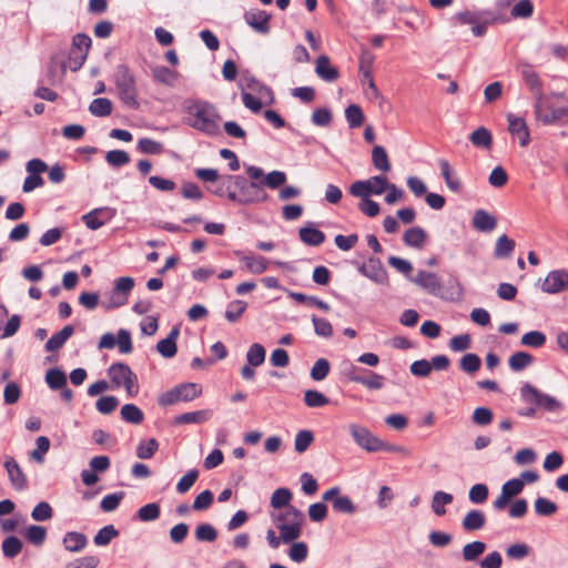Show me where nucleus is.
I'll use <instances>...</instances> for the list:
<instances>
[{
	"label": "nucleus",
	"mask_w": 568,
	"mask_h": 568,
	"mask_svg": "<svg viewBox=\"0 0 568 568\" xmlns=\"http://www.w3.org/2000/svg\"><path fill=\"white\" fill-rule=\"evenodd\" d=\"M108 375L113 387H124L129 396H134L138 393V377L128 364L122 362L113 363L108 368Z\"/></svg>",
	"instance_id": "obj_7"
},
{
	"label": "nucleus",
	"mask_w": 568,
	"mask_h": 568,
	"mask_svg": "<svg viewBox=\"0 0 568 568\" xmlns=\"http://www.w3.org/2000/svg\"><path fill=\"white\" fill-rule=\"evenodd\" d=\"M212 415V412L209 409L187 412L174 417V425H183V424H201L206 422Z\"/></svg>",
	"instance_id": "obj_28"
},
{
	"label": "nucleus",
	"mask_w": 568,
	"mask_h": 568,
	"mask_svg": "<svg viewBox=\"0 0 568 568\" xmlns=\"http://www.w3.org/2000/svg\"><path fill=\"white\" fill-rule=\"evenodd\" d=\"M245 22L257 33L267 34L270 33L271 14L265 10L253 9L244 13Z\"/></svg>",
	"instance_id": "obj_12"
},
{
	"label": "nucleus",
	"mask_w": 568,
	"mask_h": 568,
	"mask_svg": "<svg viewBox=\"0 0 568 568\" xmlns=\"http://www.w3.org/2000/svg\"><path fill=\"white\" fill-rule=\"evenodd\" d=\"M485 523V514L481 510L471 509L465 515L462 526L466 531H475L481 529Z\"/></svg>",
	"instance_id": "obj_29"
},
{
	"label": "nucleus",
	"mask_w": 568,
	"mask_h": 568,
	"mask_svg": "<svg viewBox=\"0 0 568 568\" xmlns=\"http://www.w3.org/2000/svg\"><path fill=\"white\" fill-rule=\"evenodd\" d=\"M286 182V174L283 171L274 170L266 174L263 180L260 181L261 186H267L272 190L278 189Z\"/></svg>",
	"instance_id": "obj_48"
},
{
	"label": "nucleus",
	"mask_w": 568,
	"mask_h": 568,
	"mask_svg": "<svg viewBox=\"0 0 568 568\" xmlns=\"http://www.w3.org/2000/svg\"><path fill=\"white\" fill-rule=\"evenodd\" d=\"M178 78L179 73L168 67L158 65L152 69V79L156 83L174 87Z\"/></svg>",
	"instance_id": "obj_27"
},
{
	"label": "nucleus",
	"mask_w": 568,
	"mask_h": 568,
	"mask_svg": "<svg viewBox=\"0 0 568 568\" xmlns=\"http://www.w3.org/2000/svg\"><path fill=\"white\" fill-rule=\"evenodd\" d=\"M179 334V328L173 327L165 338L158 342L156 349L163 357L171 358L176 354V339Z\"/></svg>",
	"instance_id": "obj_22"
},
{
	"label": "nucleus",
	"mask_w": 568,
	"mask_h": 568,
	"mask_svg": "<svg viewBox=\"0 0 568 568\" xmlns=\"http://www.w3.org/2000/svg\"><path fill=\"white\" fill-rule=\"evenodd\" d=\"M546 343V335L540 331H530L523 335L521 344L525 346L539 348Z\"/></svg>",
	"instance_id": "obj_62"
},
{
	"label": "nucleus",
	"mask_w": 568,
	"mask_h": 568,
	"mask_svg": "<svg viewBox=\"0 0 568 568\" xmlns=\"http://www.w3.org/2000/svg\"><path fill=\"white\" fill-rule=\"evenodd\" d=\"M534 356L527 352H516L508 359L509 367L514 372H520L525 369L531 365Z\"/></svg>",
	"instance_id": "obj_34"
},
{
	"label": "nucleus",
	"mask_w": 568,
	"mask_h": 568,
	"mask_svg": "<svg viewBox=\"0 0 568 568\" xmlns=\"http://www.w3.org/2000/svg\"><path fill=\"white\" fill-rule=\"evenodd\" d=\"M409 280L432 295H437L442 290L438 276L432 272L418 271L416 276Z\"/></svg>",
	"instance_id": "obj_17"
},
{
	"label": "nucleus",
	"mask_w": 568,
	"mask_h": 568,
	"mask_svg": "<svg viewBox=\"0 0 568 568\" xmlns=\"http://www.w3.org/2000/svg\"><path fill=\"white\" fill-rule=\"evenodd\" d=\"M329 371V362L326 358H318L311 369V377L317 382L323 381L327 377Z\"/></svg>",
	"instance_id": "obj_60"
},
{
	"label": "nucleus",
	"mask_w": 568,
	"mask_h": 568,
	"mask_svg": "<svg viewBox=\"0 0 568 568\" xmlns=\"http://www.w3.org/2000/svg\"><path fill=\"white\" fill-rule=\"evenodd\" d=\"M403 241L409 247L422 248L427 241V233L420 226H413L404 232Z\"/></svg>",
	"instance_id": "obj_26"
},
{
	"label": "nucleus",
	"mask_w": 568,
	"mask_h": 568,
	"mask_svg": "<svg viewBox=\"0 0 568 568\" xmlns=\"http://www.w3.org/2000/svg\"><path fill=\"white\" fill-rule=\"evenodd\" d=\"M471 226L478 232L489 233L497 226V219L484 209L474 212Z\"/></svg>",
	"instance_id": "obj_18"
},
{
	"label": "nucleus",
	"mask_w": 568,
	"mask_h": 568,
	"mask_svg": "<svg viewBox=\"0 0 568 568\" xmlns=\"http://www.w3.org/2000/svg\"><path fill=\"white\" fill-rule=\"evenodd\" d=\"M240 204H253L265 202L268 197L267 193L262 190L260 182H255V186L242 189L240 192Z\"/></svg>",
	"instance_id": "obj_24"
},
{
	"label": "nucleus",
	"mask_w": 568,
	"mask_h": 568,
	"mask_svg": "<svg viewBox=\"0 0 568 568\" xmlns=\"http://www.w3.org/2000/svg\"><path fill=\"white\" fill-rule=\"evenodd\" d=\"M541 291L547 294L568 291V271L565 268L550 271L541 284Z\"/></svg>",
	"instance_id": "obj_10"
},
{
	"label": "nucleus",
	"mask_w": 568,
	"mask_h": 568,
	"mask_svg": "<svg viewBox=\"0 0 568 568\" xmlns=\"http://www.w3.org/2000/svg\"><path fill=\"white\" fill-rule=\"evenodd\" d=\"M515 241L507 235H501L497 239L494 255L497 258L509 257L515 248Z\"/></svg>",
	"instance_id": "obj_41"
},
{
	"label": "nucleus",
	"mask_w": 568,
	"mask_h": 568,
	"mask_svg": "<svg viewBox=\"0 0 568 568\" xmlns=\"http://www.w3.org/2000/svg\"><path fill=\"white\" fill-rule=\"evenodd\" d=\"M348 429L354 442L366 452H379L381 447H383V440L376 437L367 427L351 424Z\"/></svg>",
	"instance_id": "obj_9"
},
{
	"label": "nucleus",
	"mask_w": 568,
	"mask_h": 568,
	"mask_svg": "<svg viewBox=\"0 0 568 568\" xmlns=\"http://www.w3.org/2000/svg\"><path fill=\"white\" fill-rule=\"evenodd\" d=\"M265 348L260 343H254L250 346L246 353V361L253 367L261 366L265 361Z\"/></svg>",
	"instance_id": "obj_42"
},
{
	"label": "nucleus",
	"mask_w": 568,
	"mask_h": 568,
	"mask_svg": "<svg viewBox=\"0 0 568 568\" xmlns=\"http://www.w3.org/2000/svg\"><path fill=\"white\" fill-rule=\"evenodd\" d=\"M453 495L445 491H436L432 500V509L437 516H444L446 514L445 505L453 503Z\"/></svg>",
	"instance_id": "obj_40"
},
{
	"label": "nucleus",
	"mask_w": 568,
	"mask_h": 568,
	"mask_svg": "<svg viewBox=\"0 0 568 568\" xmlns=\"http://www.w3.org/2000/svg\"><path fill=\"white\" fill-rule=\"evenodd\" d=\"M442 176L444 178L446 185L454 192H459L462 183L457 176L453 174L449 162L446 159L438 161Z\"/></svg>",
	"instance_id": "obj_31"
},
{
	"label": "nucleus",
	"mask_w": 568,
	"mask_h": 568,
	"mask_svg": "<svg viewBox=\"0 0 568 568\" xmlns=\"http://www.w3.org/2000/svg\"><path fill=\"white\" fill-rule=\"evenodd\" d=\"M519 72L524 79L525 84L534 95V99L544 94L542 81L538 73L535 71L530 63L523 62L519 67Z\"/></svg>",
	"instance_id": "obj_15"
},
{
	"label": "nucleus",
	"mask_w": 568,
	"mask_h": 568,
	"mask_svg": "<svg viewBox=\"0 0 568 568\" xmlns=\"http://www.w3.org/2000/svg\"><path fill=\"white\" fill-rule=\"evenodd\" d=\"M100 565V558L94 555L78 558L67 565V568H97Z\"/></svg>",
	"instance_id": "obj_64"
},
{
	"label": "nucleus",
	"mask_w": 568,
	"mask_h": 568,
	"mask_svg": "<svg viewBox=\"0 0 568 568\" xmlns=\"http://www.w3.org/2000/svg\"><path fill=\"white\" fill-rule=\"evenodd\" d=\"M242 82H244V87L260 95H270L272 97L273 92L270 87L258 81L254 75L243 74Z\"/></svg>",
	"instance_id": "obj_39"
},
{
	"label": "nucleus",
	"mask_w": 568,
	"mask_h": 568,
	"mask_svg": "<svg viewBox=\"0 0 568 568\" xmlns=\"http://www.w3.org/2000/svg\"><path fill=\"white\" fill-rule=\"evenodd\" d=\"M119 536V531L113 525H108L101 528L93 538L97 546H106L110 541Z\"/></svg>",
	"instance_id": "obj_55"
},
{
	"label": "nucleus",
	"mask_w": 568,
	"mask_h": 568,
	"mask_svg": "<svg viewBox=\"0 0 568 568\" xmlns=\"http://www.w3.org/2000/svg\"><path fill=\"white\" fill-rule=\"evenodd\" d=\"M374 62L375 54L368 49H362L359 55L358 71L362 77L369 78V90H372L373 94L376 97L378 94V89L373 79Z\"/></svg>",
	"instance_id": "obj_16"
},
{
	"label": "nucleus",
	"mask_w": 568,
	"mask_h": 568,
	"mask_svg": "<svg viewBox=\"0 0 568 568\" xmlns=\"http://www.w3.org/2000/svg\"><path fill=\"white\" fill-rule=\"evenodd\" d=\"M65 550L70 552H79L88 545V538L84 534L78 531H68L62 539Z\"/></svg>",
	"instance_id": "obj_25"
},
{
	"label": "nucleus",
	"mask_w": 568,
	"mask_h": 568,
	"mask_svg": "<svg viewBox=\"0 0 568 568\" xmlns=\"http://www.w3.org/2000/svg\"><path fill=\"white\" fill-rule=\"evenodd\" d=\"M202 394V386L197 383H182L164 392L158 398L160 406H171L180 402H191Z\"/></svg>",
	"instance_id": "obj_6"
},
{
	"label": "nucleus",
	"mask_w": 568,
	"mask_h": 568,
	"mask_svg": "<svg viewBox=\"0 0 568 568\" xmlns=\"http://www.w3.org/2000/svg\"><path fill=\"white\" fill-rule=\"evenodd\" d=\"M159 449V443L155 438L141 440L136 447V456L141 459H150Z\"/></svg>",
	"instance_id": "obj_50"
},
{
	"label": "nucleus",
	"mask_w": 568,
	"mask_h": 568,
	"mask_svg": "<svg viewBox=\"0 0 568 568\" xmlns=\"http://www.w3.org/2000/svg\"><path fill=\"white\" fill-rule=\"evenodd\" d=\"M507 121L509 133L518 138L520 146H527L530 143V131L526 120L521 116L508 113Z\"/></svg>",
	"instance_id": "obj_14"
},
{
	"label": "nucleus",
	"mask_w": 568,
	"mask_h": 568,
	"mask_svg": "<svg viewBox=\"0 0 568 568\" xmlns=\"http://www.w3.org/2000/svg\"><path fill=\"white\" fill-rule=\"evenodd\" d=\"M121 418L130 424L139 425L144 419L143 412L134 404H125L121 408Z\"/></svg>",
	"instance_id": "obj_35"
},
{
	"label": "nucleus",
	"mask_w": 568,
	"mask_h": 568,
	"mask_svg": "<svg viewBox=\"0 0 568 568\" xmlns=\"http://www.w3.org/2000/svg\"><path fill=\"white\" fill-rule=\"evenodd\" d=\"M274 521L281 534L282 541L290 544L301 537L305 516L303 511L295 506H290L274 517Z\"/></svg>",
	"instance_id": "obj_4"
},
{
	"label": "nucleus",
	"mask_w": 568,
	"mask_h": 568,
	"mask_svg": "<svg viewBox=\"0 0 568 568\" xmlns=\"http://www.w3.org/2000/svg\"><path fill=\"white\" fill-rule=\"evenodd\" d=\"M113 82L121 102L130 109H139L140 102L138 100L139 91L136 78L133 70L128 64L120 63L115 67Z\"/></svg>",
	"instance_id": "obj_3"
},
{
	"label": "nucleus",
	"mask_w": 568,
	"mask_h": 568,
	"mask_svg": "<svg viewBox=\"0 0 568 568\" xmlns=\"http://www.w3.org/2000/svg\"><path fill=\"white\" fill-rule=\"evenodd\" d=\"M136 149L144 154L159 155L163 152L162 143L154 141L150 138H142L139 140Z\"/></svg>",
	"instance_id": "obj_54"
},
{
	"label": "nucleus",
	"mask_w": 568,
	"mask_h": 568,
	"mask_svg": "<svg viewBox=\"0 0 568 568\" xmlns=\"http://www.w3.org/2000/svg\"><path fill=\"white\" fill-rule=\"evenodd\" d=\"M115 215V210L112 207L94 209L82 216L85 226L92 231L99 230L106 222L111 221Z\"/></svg>",
	"instance_id": "obj_11"
},
{
	"label": "nucleus",
	"mask_w": 568,
	"mask_h": 568,
	"mask_svg": "<svg viewBox=\"0 0 568 568\" xmlns=\"http://www.w3.org/2000/svg\"><path fill=\"white\" fill-rule=\"evenodd\" d=\"M333 509L338 514H348L353 515L356 513L357 508L353 500L348 496L341 495L338 498L333 500Z\"/></svg>",
	"instance_id": "obj_58"
},
{
	"label": "nucleus",
	"mask_w": 568,
	"mask_h": 568,
	"mask_svg": "<svg viewBox=\"0 0 568 568\" xmlns=\"http://www.w3.org/2000/svg\"><path fill=\"white\" fill-rule=\"evenodd\" d=\"M183 111L187 114L186 123L207 135L220 133L221 116L216 108L204 100L186 99L183 102Z\"/></svg>",
	"instance_id": "obj_1"
},
{
	"label": "nucleus",
	"mask_w": 568,
	"mask_h": 568,
	"mask_svg": "<svg viewBox=\"0 0 568 568\" xmlns=\"http://www.w3.org/2000/svg\"><path fill=\"white\" fill-rule=\"evenodd\" d=\"M106 162L113 168H121L130 163V155L123 150H111L105 154Z\"/></svg>",
	"instance_id": "obj_57"
},
{
	"label": "nucleus",
	"mask_w": 568,
	"mask_h": 568,
	"mask_svg": "<svg viewBox=\"0 0 568 568\" xmlns=\"http://www.w3.org/2000/svg\"><path fill=\"white\" fill-rule=\"evenodd\" d=\"M313 440V433L307 429H302L295 436L294 448L298 454H302L308 449Z\"/></svg>",
	"instance_id": "obj_59"
},
{
	"label": "nucleus",
	"mask_w": 568,
	"mask_h": 568,
	"mask_svg": "<svg viewBox=\"0 0 568 568\" xmlns=\"http://www.w3.org/2000/svg\"><path fill=\"white\" fill-rule=\"evenodd\" d=\"M31 517L36 521H45L53 517V509L47 501H40L31 511Z\"/></svg>",
	"instance_id": "obj_61"
},
{
	"label": "nucleus",
	"mask_w": 568,
	"mask_h": 568,
	"mask_svg": "<svg viewBox=\"0 0 568 568\" xmlns=\"http://www.w3.org/2000/svg\"><path fill=\"white\" fill-rule=\"evenodd\" d=\"M304 403L307 407H323L329 403L328 397H326L323 393L308 389L304 394Z\"/></svg>",
	"instance_id": "obj_53"
},
{
	"label": "nucleus",
	"mask_w": 568,
	"mask_h": 568,
	"mask_svg": "<svg viewBox=\"0 0 568 568\" xmlns=\"http://www.w3.org/2000/svg\"><path fill=\"white\" fill-rule=\"evenodd\" d=\"M195 538L199 541L213 542L217 538V531L211 524H200L195 529Z\"/></svg>",
	"instance_id": "obj_63"
},
{
	"label": "nucleus",
	"mask_w": 568,
	"mask_h": 568,
	"mask_svg": "<svg viewBox=\"0 0 568 568\" xmlns=\"http://www.w3.org/2000/svg\"><path fill=\"white\" fill-rule=\"evenodd\" d=\"M359 272L376 283H383L387 273L377 257H369L368 261L359 267Z\"/></svg>",
	"instance_id": "obj_19"
},
{
	"label": "nucleus",
	"mask_w": 568,
	"mask_h": 568,
	"mask_svg": "<svg viewBox=\"0 0 568 568\" xmlns=\"http://www.w3.org/2000/svg\"><path fill=\"white\" fill-rule=\"evenodd\" d=\"M366 368L354 365L348 362L342 371L343 377L348 382H354L357 384L362 383L363 377L366 374Z\"/></svg>",
	"instance_id": "obj_51"
},
{
	"label": "nucleus",
	"mask_w": 568,
	"mask_h": 568,
	"mask_svg": "<svg viewBox=\"0 0 568 568\" xmlns=\"http://www.w3.org/2000/svg\"><path fill=\"white\" fill-rule=\"evenodd\" d=\"M160 515L161 508L156 503L146 504L142 506L136 513V517L143 523L154 521L160 517Z\"/></svg>",
	"instance_id": "obj_46"
},
{
	"label": "nucleus",
	"mask_w": 568,
	"mask_h": 568,
	"mask_svg": "<svg viewBox=\"0 0 568 568\" xmlns=\"http://www.w3.org/2000/svg\"><path fill=\"white\" fill-rule=\"evenodd\" d=\"M89 111L95 116H108L112 112V102L106 98H97L90 103Z\"/></svg>",
	"instance_id": "obj_47"
},
{
	"label": "nucleus",
	"mask_w": 568,
	"mask_h": 568,
	"mask_svg": "<svg viewBox=\"0 0 568 568\" xmlns=\"http://www.w3.org/2000/svg\"><path fill=\"white\" fill-rule=\"evenodd\" d=\"M470 142L478 148L490 149L493 136L489 130L484 126L476 129L469 136Z\"/></svg>",
	"instance_id": "obj_38"
},
{
	"label": "nucleus",
	"mask_w": 568,
	"mask_h": 568,
	"mask_svg": "<svg viewBox=\"0 0 568 568\" xmlns=\"http://www.w3.org/2000/svg\"><path fill=\"white\" fill-rule=\"evenodd\" d=\"M345 118L351 129L362 126L365 121V114L362 108L357 104H349L345 109Z\"/></svg>",
	"instance_id": "obj_36"
},
{
	"label": "nucleus",
	"mask_w": 568,
	"mask_h": 568,
	"mask_svg": "<svg viewBox=\"0 0 568 568\" xmlns=\"http://www.w3.org/2000/svg\"><path fill=\"white\" fill-rule=\"evenodd\" d=\"M372 162L374 168L382 172H388L392 168L387 152L382 145H375L373 148Z\"/></svg>",
	"instance_id": "obj_33"
},
{
	"label": "nucleus",
	"mask_w": 568,
	"mask_h": 568,
	"mask_svg": "<svg viewBox=\"0 0 568 568\" xmlns=\"http://www.w3.org/2000/svg\"><path fill=\"white\" fill-rule=\"evenodd\" d=\"M290 296L298 303L315 306L324 312L331 311V306L326 302H324L323 300H321L316 296H308V295H305L303 293H297V292L290 293Z\"/></svg>",
	"instance_id": "obj_45"
},
{
	"label": "nucleus",
	"mask_w": 568,
	"mask_h": 568,
	"mask_svg": "<svg viewBox=\"0 0 568 568\" xmlns=\"http://www.w3.org/2000/svg\"><path fill=\"white\" fill-rule=\"evenodd\" d=\"M293 498L292 491L286 487L277 488L271 496L270 504L274 509L287 508L291 505Z\"/></svg>",
	"instance_id": "obj_30"
},
{
	"label": "nucleus",
	"mask_w": 568,
	"mask_h": 568,
	"mask_svg": "<svg viewBox=\"0 0 568 568\" xmlns=\"http://www.w3.org/2000/svg\"><path fill=\"white\" fill-rule=\"evenodd\" d=\"M247 308V303L242 300H234L227 304L225 318L229 323H236Z\"/></svg>",
	"instance_id": "obj_37"
},
{
	"label": "nucleus",
	"mask_w": 568,
	"mask_h": 568,
	"mask_svg": "<svg viewBox=\"0 0 568 568\" xmlns=\"http://www.w3.org/2000/svg\"><path fill=\"white\" fill-rule=\"evenodd\" d=\"M521 399L527 404H534L536 407L549 413H559L564 405L557 398L542 393L529 383H525L520 387Z\"/></svg>",
	"instance_id": "obj_5"
},
{
	"label": "nucleus",
	"mask_w": 568,
	"mask_h": 568,
	"mask_svg": "<svg viewBox=\"0 0 568 568\" xmlns=\"http://www.w3.org/2000/svg\"><path fill=\"white\" fill-rule=\"evenodd\" d=\"M234 255L245 263L246 268L253 274H262L268 267V261L264 256L254 257L246 255L242 251H234Z\"/></svg>",
	"instance_id": "obj_20"
},
{
	"label": "nucleus",
	"mask_w": 568,
	"mask_h": 568,
	"mask_svg": "<svg viewBox=\"0 0 568 568\" xmlns=\"http://www.w3.org/2000/svg\"><path fill=\"white\" fill-rule=\"evenodd\" d=\"M486 549V545L483 541L476 540L469 542L463 548V558L466 561L476 560L481 554H484Z\"/></svg>",
	"instance_id": "obj_52"
},
{
	"label": "nucleus",
	"mask_w": 568,
	"mask_h": 568,
	"mask_svg": "<svg viewBox=\"0 0 568 568\" xmlns=\"http://www.w3.org/2000/svg\"><path fill=\"white\" fill-rule=\"evenodd\" d=\"M3 466L8 473L11 485L16 490L21 491L28 488L27 475L12 456L6 457Z\"/></svg>",
	"instance_id": "obj_13"
},
{
	"label": "nucleus",
	"mask_w": 568,
	"mask_h": 568,
	"mask_svg": "<svg viewBox=\"0 0 568 568\" xmlns=\"http://www.w3.org/2000/svg\"><path fill=\"white\" fill-rule=\"evenodd\" d=\"M361 385L365 386L369 390H378L384 387L385 377L374 371L367 369Z\"/></svg>",
	"instance_id": "obj_49"
},
{
	"label": "nucleus",
	"mask_w": 568,
	"mask_h": 568,
	"mask_svg": "<svg viewBox=\"0 0 568 568\" xmlns=\"http://www.w3.org/2000/svg\"><path fill=\"white\" fill-rule=\"evenodd\" d=\"M45 383L53 390L62 389L68 383L67 375L58 367L50 368L45 374Z\"/></svg>",
	"instance_id": "obj_32"
},
{
	"label": "nucleus",
	"mask_w": 568,
	"mask_h": 568,
	"mask_svg": "<svg viewBox=\"0 0 568 568\" xmlns=\"http://www.w3.org/2000/svg\"><path fill=\"white\" fill-rule=\"evenodd\" d=\"M387 176L375 175L369 180L356 181L349 187V193L353 196L361 197L362 200L368 199L371 194L381 195L386 191Z\"/></svg>",
	"instance_id": "obj_8"
},
{
	"label": "nucleus",
	"mask_w": 568,
	"mask_h": 568,
	"mask_svg": "<svg viewBox=\"0 0 568 568\" xmlns=\"http://www.w3.org/2000/svg\"><path fill=\"white\" fill-rule=\"evenodd\" d=\"M317 75L327 82H334L339 78V71L331 65V60L327 55H320L316 60Z\"/></svg>",
	"instance_id": "obj_21"
},
{
	"label": "nucleus",
	"mask_w": 568,
	"mask_h": 568,
	"mask_svg": "<svg viewBox=\"0 0 568 568\" xmlns=\"http://www.w3.org/2000/svg\"><path fill=\"white\" fill-rule=\"evenodd\" d=\"M27 539L34 546H42L47 538V529L43 526L31 525L27 529Z\"/></svg>",
	"instance_id": "obj_56"
},
{
	"label": "nucleus",
	"mask_w": 568,
	"mask_h": 568,
	"mask_svg": "<svg viewBox=\"0 0 568 568\" xmlns=\"http://www.w3.org/2000/svg\"><path fill=\"white\" fill-rule=\"evenodd\" d=\"M298 235L301 241L310 246H320L321 244L324 243L326 239L324 232L314 227L312 223L301 227L298 231Z\"/></svg>",
	"instance_id": "obj_23"
},
{
	"label": "nucleus",
	"mask_w": 568,
	"mask_h": 568,
	"mask_svg": "<svg viewBox=\"0 0 568 568\" xmlns=\"http://www.w3.org/2000/svg\"><path fill=\"white\" fill-rule=\"evenodd\" d=\"M565 99L564 93H549L538 97L534 101L535 119L544 125H551L557 122L568 123V103L558 104L555 100Z\"/></svg>",
	"instance_id": "obj_2"
},
{
	"label": "nucleus",
	"mask_w": 568,
	"mask_h": 568,
	"mask_svg": "<svg viewBox=\"0 0 568 568\" xmlns=\"http://www.w3.org/2000/svg\"><path fill=\"white\" fill-rule=\"evenodd\" d=\"M22 547V541L16 536L4 538L1 546L3 556L10 559L17 557L21 552Z\"/></svg>",
	"instance_id": "obj_43"
},
{
	"label": "nucleus",
	"mask_w": 568,
	"mask_h": 568,
	"mask_svg": "<svg viewBox=\"0 0 568 568\" xmlns=\"http://www.w3.org/2000/svg\"><path fill=\"white\" fill-rule=\"evenodd\" d=\"M481 359L475 353L465 354L459 361V367L467 374H475L480 369Z\"/></svg>",
	"instance_id": "obj_44"
}]
</instances>
